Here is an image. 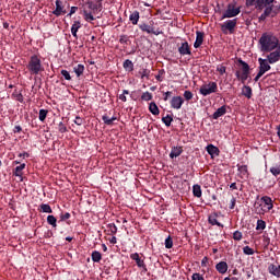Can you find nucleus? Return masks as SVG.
I'll return each instance as SVG.
<instances>
[{
    "instance_id": "obj_1",
    "label": "nucleus",
    "mask_w": 280,
    "mask_h": 280,
    "mask_svg": "<svg viewBox=\"0 0 280 280\" xmlns=\"http://www.w3.org/2000/svg\"><path fill=\"white\" fill-rule=\"evenodd\" d=\"M259 45L261 51L268 54L270 51H275V49L279 47V38H277L272 33H264L259 39Z\"/></svg>"
},
{
    "instance_id": "obj_2",
    "label": "nucleus",
    "mask_w": 280,
    "mask_h": 280,
    "mask_svg": "<svg viewBox=\"0 0 280 280\" xmlns=\"http://www.w3.org/2000/svg\"><path fill=\"white\" fill-rule=\"evenodd\" d=\"M97 12H102V0H89L85 3L84 16L85 21L91 23V21H95L94 14Z\"/></svg>"
},
{
    "instance_id": "obj_3",
    "label": "nucleus",
    "mask_w": 280,
    "mask_h": 280,
    "mask_svg": "<svg viewBox=\"0 0 280 280\" xmlns=\"http://www.w3.org/2000/svg\"><path fill=\"white\" fill-rule=\"evenodd\" d=\"M272 207H275V205H272V198L268 196H264L260 199L257 198V200L254 203V209L256 213H258L259 215L268 213V211H271Z\"/></svg>"
},
{
    "instance_id": "obj_4",
    "label": "nucleus",
    "mask_w": 280,
    "mask_h": 280,
    "mask_svg": "<svg viewBox=\"0 0 280 280\" xmlns=\"http://www.w3.org/2000/svg\"><path fill=\"white\" fill-rule=\"evenodd\" d=\"M26 69H28L31 75H38V73H43V71H45V68H43V62L40 61V57L38 55H33L30 58Z\"/></svg>"
},
{
    "instance_id": "obj_5",
    "label": "nucleus",
    "mask_w": 280,
    "mask_h": 280,
    "mask_svg": "<svg viewBox=\"0 0 280 280\" xmlns=\"http://www.w3.org/2000/svg\"><path fill=\"white\" fill-rule=\"evenodd\" d=\"M238 65L242 66L241 70L235 72L237 80L242 82V84H246V80L250 75V66L246 63V61L238 59Z\"/></svg>"
},
{
    "instance_id": "obj_6",
    "label": "nucleus",
    "mask_w": 280,
    "mask_h": 280,
    "mask_svg": "<svg viewBox=\"0 0 280 280\" xmlns=\"http://www.w3.org/2000/svg\"><path fill=\"white\" fill-rule=\"evenodd\" d=\"M268 16H271V19H275L277 16V11H275V5L269 4L265 7L264 13L258 18L259 23H264Z\"/></svg>"
},
{
    "instance_id": "obj_7",
    "label": "nucleus",
    "mask_w": 280,
    "mask_h": 280,
    "mask_svg": "<svg viewBox=\"0 0 280 280\" xmlns=\"http://www.w3.org/2000/svg\"><path fill=\"white\" fill-rule=\"evenodd\" d=\"M241 10L235 5V3L228 4V9L223 13V19H233V16H237Z\"/></svg>"
},
{
    "instance_id": "obj_8",
    "label": "nucleus",
    "mask_w": 280,
    "mask_h": 280,
    "mask_svg": "<svg viewBox=\"0 0 280 280\" xmlns=\"http://www.w3.org/2000/svg\"><path fill=\"white\" fill-rule=\"evenodd\" d=\"M218 92V83L215 82H210L209 84L202 85L200 88V93L201 95H211V93H217Z\"/></svg>"
},
{
    "instance_id": "obj_9",
    "label": "nucleus",
    "mask_w": 280,
    "mask_h": 280,
    "mask_svg": "<svg viewBox=\"0 0 280 280\" xmlns=\"http://www.w3.org/2000/svg\"><path fill=\"white\" fill-rule=\"evenodd\" d=\"M55 16H62V14H67V9H65V3L62 0H56V10L52 11Z\"/></svg>"
},
{
    "instance_id": "obj_10",
    "label": "nucleus",
    "mask_w": 280,
    "mask_h": 280,
    "mask_svg": "<svg viewBox=\"0 0 280 280\" xmlns=\"http://www.w3.org/2000/svg\"><path fill=\"white\" fill-rule=\"evenodd\" d=\"M178 51L180 56H191V47L189 46V43H182L180 47L178 48Z\"/></svg>"
},
{
    "instance_id": "obj_11",
    "label": "nucleus",
    "mask_w": 280,
    "mask_h": 280,
    "mask_svg": "<svg viewBox=\"0 0 280 280\" xmlns=\"http://www.w3.org/2000/svg\"><path fill=\"white\" fill-rule=\"evenodd\" d=\"M268 62L269 65H275V62H279L280 60V49L270 52L268 56Z\"/></svg>"
},
{
    "instance_id": "obj_12",
    "label": "nucleus",
    "mask_w": 280,
    "mask_h": 280,
    "mask_svg": "<svg viewBox=\"0 0 280 280\" xmlns=\"http://www.w3.org/2000/svg\"><path fill=\"white\" fill-rule=\"evenodd\" d=\"M259 62V71H260V75H264V73H266V71H270V66H269V61L266 59H258Z\"/></svg>"
},
{
    "instance_id": "obj_13",
    "label": "nucleus",
    "mask_w": 280,
    "mask_h": 280,
    "mask_svg": "<svg viewBox=\"0 0 280 280\" xmlns=\"http://www.w3.org/2000/svg\"><path fill=\"white\" fill-rule=\"evenodd\" d=\"M275 3V0H257L256 10L258 12H261L264 8L268 5H272Z\"/></svg>"
},
{
    "instance_id": "obj_14",
    "label": "nucleus",
    "mask_w": 280,
    "mask_h": 280,
    "mask_svg": "<svg viewBox=\"0 0 280 280\" xmlns=\"http://www.w3.org/2000/svg\"><path fill=\"white\" fill-rule=\"evenodd\" d=\"M130 258L136 261L138 268H143L144 270H148V268H145V262L143 261V259H141V257H139L138 253L131 254Z\"/></svg>"
},
{
    "instance_id": "obj_15",
    "label": "nucleus",
    "mask_w": 280,
    "mask_h": 280,
    "mask_svg": "<svg viewBox=\"0 0 280 280\" xmlns=\"http://www.w3.org/2000/svg\"><path fill=\"white\" fill-rule=\"evenodd\" d=\"M196 42L194 44V47L195 49H198L199 47L202 46V43H205V33L203 32H200V31H197L196 32Z\"/></svg>"
},
{
    "instance_id": "obj_16",
    "label": "nucleus",
    "mask_w": 280,
    "mask_h": 280,
    "mask_svg": "<svg viewBox=\"0 0 280 280\" xmlns=\"http://www.w3.org/2000/svg\"><path fill=\"white\" fill-rule=\"evenodd\" d=\"M185 100L182 98V96H174L171 100V106L172 108H176L178 110V108H180V106H183Z\"/></svg>"
},
{
    "instance_id": "obj_17",
    "label": "nucleus",
    "mask_w": 280,
    "mask_h": 280,
    "mask_svg": "<svg viewBox=\"0 0 280 280\" xmlns=\"http://www.w3.org/2000/svg\"><path fill=\"white\" fill-rule=\"evenodd\" d=\"M237 26V19L234 20H229L226 21L222 27H224L225 30H229V32L231 34H233V31L235 30V27Z\"/></svg>"
},
{
    "instance_id": "obj_18",
    "label": "nucleus",
    "mask_w": 280,
    "mask_h": 280,
    "mask_svg": "<svg viewBox=\"0 0 280 280\" xmlns=\"http://www.w3.org/2000/svg\"><path fill=\"white\" fill-rule=\"evenodd\" d=\"M140 30L142 32H147V34H154L155 36H159V34H161V32L154 31V28L148 24H141Z\"/></svg>"
},
{
    "instance_id": "obj_19",
    "label": "nucleus",
    "mask_w": 280,
    "mask_h": 280,
    "mask_svg": "<svg viewBox=\"0 0 280 280\" xmlns=\"http://www.w3.org/2000/svg\"><path fill=\"white\" fill-rule=\"evenodd\" d=\"M105 126H114L115 121H117V117L116 116H108V114H105L103 117H102Z\"/></svg>"
},
{
    "instance_id": "obj_20",
    "label": "nucleus",
    "mask_w": 280,
    "mask_h": 280,
    "mask_svg": "<svg viewBox=\"0 0 280 280\" xmlns=\"http://www.w3.org/2000/svg\"><path fill=\"white\" fill-rule=\"evenodd\" d=\"M215 269L218 270V272H220V275H225L226 270H229V265L226 264V261H220L219 264H217Z\"/></svg>"
},
{
    "instance_id": "obj_21",
    "label": "nucleus",
    "mask_w": 280,
    "mask_h": 280,
    "mask_svg": "<svg viewBox=\"0 0 280 280\" xmlns=\"http://www.w3.org/2000/svg\"><path fill=\"white\" fill-rule=\"evenodd\" d=\"M208 154H210V156H213L215 154V156L220 155V149H218V147L213 145V144H208V147L206 148Z\"/></svg>"
},
{
    "instance_id": "obj_22",
    "label": "nucleus",
    "mask_w": 280,
    "mask_h": 280,
    "mask_svg": "<svg viewBox=\"0 0 280 280\" xmlns=\"http://www.w3.org/2000/svg\"><path fill=\"white\" fill-rule=\"evenodd\" d=\"M223 115H226V106H221L217 109V112L213 113L212 117L213 119H220Z\"/></svg>"
},
{
    "instance_id": "obj_23",
    "label": "nucleus",
    "mask_w": 280,
    "mask_h": 280,
    "mask_svg": "<svg viewBox=\"0 0 280 280\" xmlns=\"http://www.w3.org/2000/svg\"><path fill=\"white\" fill-rule=\"evenodd\" d=\"M82 27L80 21H75L71 27V34L74 38H78V31Z\"/></svg>"
},
{
    "instance_id": "obj_24",
    "label": "nucleus",
    "mask_w": 280,
    "mask_h": 280,
    "mask_svg": "<svg viewBox=\"0 0 280 280\" xmlns=\"http://www.w3.org/2000/svg\"><path fill=\"white\" fill-rule=\"evenodd\" d=\"M183 154V147H174L170 153L172 159H176V156H180Z\"/></svg>"
},
{
    "instance_id": "obj_25",
    "label": "nucleus",
    "mask_w": 280,
    "mask_h": 280,
    "mask_svg": "<svg viewBox=\"0 0 280 280\" xmlns=\"http://www.w3.org/2000/svg\"><path fill=\"white\" fill-rule=\"evenodd\" d=\"M208 222L212 226H215V225L217 226H222V224H220V222H218V214L217 213L210 214L209 218H208Z\"/></svg>"
},
{
    "instance_id": "obj_26",
    "label": "nucleus",
    "mask_w": 280,
    "mask_h": 280,
    "mask_svg": "<svg viewBox=\"0 0 280 280\" xmlns=\"http://www.w3.org/2000/svg\"><path fill=\"white\" fill-rule=\"evenodd\" d=\"M149 110L152 115H160L161 110L159 109V106L156 105L155 102H152L149 104Z\"/></svg>"
},
{
    "instance_id": "obj_27",
    "label": "nucleus",
    "mask_w": 280,
    "mask_h": 280,
    "mask_svg": "<svg viewBox=\"0 0 280 280\" xmlns=\"http://www.w3.org/2000/svg\"><path fill=\"white\" fill-rule=\"evenodd\" d=\"M269 272L273 275L275 277H280V266L277 265H270L269 266Z\"/></svg>"
},
{
    "instance_id": "obj_28",
    "label": "nucleus",
    "mask_w": 280,
    "mask_h": 280,
    "mask_svg": "<svg viewBox=\"0 0 280 280\" xmlns=\"http://www.w3.org/2000/svg\"><path fill=\"white\" fill-rule=\"evenodd\" d=\"M243 95L247 97V100H250V97H253V89L248 85H245L243 88Z\"/></svg>"
},
{
    "instance_id": "obj_29",
    "label": "nucleus",
    "mask_w": 280,
    "mask_h": 280,
    "mask_svg": "<svg viewBox=\"0 0 280 280\" xmlns=\"http://www.w3.org/2000/svg\"><path fill=\"white\" fill-rule=\"evenodd\" d=\"M139 11H135L130 14L129 20L131 21L132 25H137L139 23Z\"/></svg>"
},
{
    "instance_id": "obj_30",
    "label": "nucleus",
    "mask_w": 280,
    "mask_h": 280,
    "mask_svg": "<svg viewBox=\"0 0 280 280\" xmlns=\"http://www.w3.org/2000/svg\"><path fill=\"white\" fill-rule=\"evenodd\" d=\"M92 261H94L95 264H100L102 261V253L94 250L92 253Z\"/></svg>"
},
{
    "instance_id": "obj_31",
    "label": "nucleus",
    "mask_w": 280,
    "mask_h": 280,
    "mask_svg": "<svg viewBox=\"0 0 280 280\" xmlns=\"http://www.w3.org/2000/svg\"><path fill=\"white\" fill-rule=\"evenodd\" d=\"M192 194L196 198H201L202 197V189L200 188V185H194Z\"/></svg>"
},
{
    "instance_id": "obj_32",
    "label": "nucleus",
    "mask_w": 280,
    "mask_h": 280,
    "mask_svg": "<svg viewBox=\"0 0 280 280\" xmlns=\"http://www.w3.org/2000/svg\"><path fill=\"white\" fill-rule=\"evenodd\" d=\"M122 67L126 71H135V63H132L130 59L125 60Z\"/></svg>"
},
{
    "instance_id": "obj_33",
    "label": "nucleus",
    "mask_w": 280,
    "mask_h": 280,
    "mask_svg": "<svg viewBox=\"0 0 280 280\" xmlns=\"http://www.w3.org/2000/svg\"><path fill=\"white\" fill-rule=\"evenodd\" d=\"M25 167V163L21 164L20 166H16L13 176H23V170Z\"/></svg>"
},
{
    "instance_id": "obj_34",
    "label": "nucleus",
    "mask_w": 280,
    "mask_h": 280,
    "mask_svg": "<svg viewBox=\"0 0 280 280\" xmlns=\"http://www.w3.org/2000/svg\"><path fill=\"white\" fill-rule=\"evenodd\" d=\"M238 172L242 175V178L248 176V166L247 165L238 166Z\"/></svg>"
},
{
    "instance_id": "obj_35",
    "label": "nucleus",
    "mask_w": 280,
    "mask_h": 280,
    "mask_svg": "<svg viewBox=\"0 0 280 280\" xmlns=\"http://www.w3.org/2000/svg\"><path fill=\"white\" fill-rule=\"evenodd\" d=\"M40 211H43V213H54V210H51V206L47 203L40 205Z\"/></svg>"
},
{
    "instance_id": "obj_36",
    "label": "nucleus",
    "mask_w": 280,
    "mask_h": 280,
    "mask_svg": "<svg viewBox=\"0 0 280 280\" xmlns=\"http://www.w3.org/2000/svg\"><path fill=\"white\" fill-rule=\"evenodd\" d=\"M47 222L48 224H50V226H52L54 229H56V226H58V224H56V222H58V220L56 219V217L54 215H48L47 217Z\"/></svg>"
},
{
    "instance_id": "obj_37",
    "label": "nucleus",
    "mask_w": 280,
    "mask_h": 280,
    "mask_svg": "<svg viewBox=\"0 0 280 280\" xmlns=\"http://www.w3.org/2000/svg\"><path fill=\"white\" fill-rule=\"evenodd\" d=\"M163 124H165V126H167V128H170L172 126V122L174 121V118L170 115H167L166 117L162 118Z\"/></svg>"
},
{
    "instance_id": "obj_38",
    "label": "nucleus",
    "mask_w": 280,
    "mask_h": 280,
    "mask_svg": "<svg viewBox=\"0 0 280 280\" xmlns=\"http://www.w3.org/2000/svg\"><path fill=\"white\" fill-rule=\"evenodd\" d=\"M74 73L80 78L84 73V66L83 65H78L74 67Z\"/></svg>"
},
{
    "instance_id": "obj_39",
    "label": "nucleus",
    "mask_w": 280,
    "mask_h": 280,
    "mask_svg": "<svg viewBox=\"0 0 280 280\" xmlns=\"http://www.w3.org/2000/svg\"><path fill=\"white\" fill-rule=\"evenodd\" d=\"M12 97H13L14 100H16V102H20L21 104H23V102H24L23 94H22V93H19L18 91H15V92L12 94Z\"/></svg>"
},
{
    "instance_id": "obj_40",
    "label": "nucleus",
    "mask_w": 280,
    "mask_h": 280,
    "mask_svg": "<svg viewBox=\"0 0 280 280\" xmlns=\"http://www.w3.org/2000/svg\"><path fill=\"white\" fill-rule=\"evenodd\" d=\"M142 102H150L152 100V93L150 92H144L141 95Z\"/></svg>"
},
{
    "instance_id": "obj_41",
    "label": "nucleus",
    "mask_w": 280,
    "mask_h": 280,
    "mask_svg": "<svg viewBox=\"0 0 280 280\" xmlns=\"http://www.w3.org/2000/svg\"><path fill=\"white\" fill-rule=\"evenodd\" d=\"M48 113H49V110H47V109H40L39 110V121H45V119H47Z\"/></svg>"
},
{
    "instance_id": "obj_42",
    "label": "nucleus",
    "mask_w": 280,
    "mask_h": 280,
    "mask_svg": "<svg viewBox=\"0 0 280 280\" xmlns=\"http://www.w3.org/2000/svg\"><path fill=\"white\" fill-rule=\"evenodd\" d=\"M257 231H264V229H266V221L264 220H258L257 221Z\"/></svg>"
},
{
    "instance_id": "obj_43",
    "label": "nucleus",
    "mask_w": 280,
    "mask_h": 280,
    "mask_svg": "<svg viewBox=\"0 0 280 280\" xmlns=\"http://www.w3.org/2000/svg\"><path fill=\"white\" fill-rule=\"evenodd\" d=\"M243 252L245 255H255V249H253L250 246H245Z\"/></svg>"
},
{
    "instance_id": "obj_44",
    "label": "nucleus",
    "mask_w": 280,
    "mask_h": 280,
    "mask_svg": "<svg viewBox=\"0 0 280 280\" xmlns=\"http://www.w3.org/2000/svg\"><path fill=\"white\" fill-rule=\"evenodd\" d=\"M174 246V241L172 240V236H168L165 240V248H172Z\"/></svg>"
},
{
    "instance_id": "obj_45",
    "label": "nucleus",
    "mask_w": 280,
    "mask_h": 280,
    "mask_svg": "<svg viewBox=\"0 0 280 280\" xmlns=\"http://www.w3.org/2000/svg\"><path fill=\"white\" fill-rule=\"evenodd\" d=\"M270 172H271V174H273V176H279V174H280V165L271 167Z\"/></svg>"
},
{
    "instance_id": "obj_46",
    "label": "nucleus",
    "mask_w": 280,
    "mask_h": 280,
    "mask_svg": "<svg viewBox=\"0 0 280 280\" xmlns=\"http://www.w3.org/2000/svg\"><path fill=\"white\" fill-rule=\"evenodd\" d=\"M108 229L112 235H115L117 233V225H115L114 223L108 224Z\"/></svg>"
},
{
    "instance_id": "obj_47",
    "label": "nucleus",
    "mask_w": 280,
    "mask_h": 280,
    "mask_svg": "<svg viewBox=\"0 0 280 280\" xmlns=\"http://www.w3.org/2000/svg\"><path fill=\"white\" fill-rule=\"evenodd\" d=\"M129 94H130V92L128 90H124L122 94L119 95V100L121 102H126L127 101L126 95H129Z\"/></svg>"
},
{
    "instance_id": "obj_48",
    "label": "nucleus",
    "mask_w": 280,
    "mask_h": 280,
    "mask_svg": "<svg viewBox=\"0 0 280 280\" xmlns=\"http://www.w3.org/2000/svg\"><path fill=\"white\" fill-rule=\"evenodd\" d=\"M233 240H235L236 242H240V240H242V232L235 231L233 233Z\"/></svg>"
},
{
    "instance_id": "obj_49",
    "label": "nucleus",
    "mask_w": 280,
    "mask_h": 280,
    "mask_svg": "<svg viewBox=\"0 0 280 280\" xmlns=\"http://www.w3.org/2000/svg\"><path fill=\"white\" fill-rule=\"evenodd\" d=\"M184 97H185V100H187V101L192 100L194 93H191V91H185V92H184Z\"/></svg>"
},
{
    "instance_id": "obj_50",
    "label": "nucleus",
    "mask_w": 280,
    "mask_h": 280,
    "mask_svg": "<svg viewBox=\"0 0 280 280\" xmlns=\"http://www.w3.org/2000/svg\"><path fill=\"white\" fill-rule=\"evenodd\" d=\"M58 130H59V132L65 133V132H67V126L63 125V122H59Z\"/></svg>"
},
{
    "instance_id": "obj_51",
    "label": "nucleus",
    "mask_w": 280,
    "mask_h": 280,
    "mask_svg": "<svg viewBox=\"0 0 280 280\" xmlns=\"http://www.w3.org/2000/svg\"><path fill=\"white\" fill-rule=\"evenodd\" d=\"M61 75H63L65 80H71V74L67 70H61Z\"/></svg>"
},
{
    "instance_id": "obj_52",
    "label": "nucleus",
    "mask_w": 280,
    "mask_h": 280,
    "mask_svg": "<svg viewBox=\"0 0 280 280\" xmlns=\"http://www.w3.org/2000/svg\"><path fill=\"white\" fill-rule=\"evenodd\" d=\"M253 5L257 7V0H246L247 8H253Z\"/></svg>"
},
{
    "instance_id": "obj_53",
    "label": "nucleus",
    "mask_w": 280,
    "mask_h": 280,
    "mask_svg": "<svg viewBox=\"0 0 280 280\" xmlns=\"http://www.w3.org/2000/svg\"><path fill=\"white\" fill-rule=\"evenodd\" d=\"M74 124L77 126H82V124H84V118H81L80 116L75 117Z\"/></svg>"
},
{
    "instance_id": "obj_54",
    "label": "nucleus",
    "mask_w": 280,
    "mask_h": 280,
    "mask_svg": "<svg viewBox=\"0 0 280 280\" xmlns=\"http://www.w3.org/2000/svg\"><path fill=\"white\" fill-rule=\"evenodd\" d=\"M69 218H71V213H69V212H66L65 214L60 215V220L62 222H65L66 220H69Z\"/></svg>"
},
{
    "instance_id": "obj_55",
    "label": "nucleus",
    "mask_w": 280,
    "mask_h": 280,
    "mask_svg": "<svg viewBox=\"0 0 280 280\" xmlns=\"http://www.w3.org/2000/svg\"><path fill=\"white\" fill-rule=\"evenodd\" d=\"M192 280H205V277H202V275H200V273H194Z\"/></svg>"
},
{
    "instance_id": "obj_56",
    "label": "nucleus",
    "mask_w": 280,
    "mask_h": 280,
    "mask_svg": "<svg viewBox=\"0 0 280 280\" xmlns=\"http://www.w3.org/2000/svg\"><path fill=\"white\" fill-rule=\"evenodd\" d=\"M217 71H219L220 75H224V73H226V67L221 66L220 68L217 69Z\"/></svg>"
},
{
    "instance_id": "obj_57",
    "label": "nucleus",
    "mask_w": 280,
    "mask_h": 280,
    "mask_svg": "<svg viewBox=\"0 0 280 280\" xmlns=\"http://www.w3.org/2000/svg\"><path fill=\"white\" fill-rule=\"evenodd\" d=\"M75 12H78V7H71L70 13L68 14V16H71L72 14H75Z\"/></svg>"
},
{
    "instance_id": "obj_58",
    "label": "nucleus",
    "mask_w": 280,
    "mask_h": 280,
    "mask_svg": "<svg viewBox=\"0 0 280 280\" xmlns=\"http://www.w3.org/2000/svg\"><path fill=\"white\" fill-rule=\"evenodd\" d=\"M119 43L124 44V43H128V37L126 35H121Z\"/></svg>"
},
{
    "instance_id": "obj_59",
    "label": "nucleus",
    "mask_w": 280,
    "mask_h": 280,
    "mask_svg": "<svg viewBox=\"0 0 280 280\" xmlns=\"http://www.w3.org/2000/svg\"><path fill=\"white\" fill-rule=\"evenodd\" d=\"M23 128H21V126H15L13 129V132H22Z\"/></svg>"
},
{
    "instance_id": "obj_60",
    "label": "nucleus",
    "mask_w": 280,
    "mask_h": 280,
    "mask_svg": "<svg viewBox=\"0 0 280 280\" xmlns=\"http://www.w3.org/2000/svg\"><path fill=\"white\" fill-rule=\"evenodd\" d=\"M171 95H172V92L164 93V102H167Z\"/></svg>"
},
{
    "instance_id": "obj_61",
    "label": "nucleus",
    "mask_w": 280,
    "mask_h": 280,
    "mask_svg": "<svg viewBox=\"0 0 280 280\" xmlns=\"http://www.w3.org/2000/svg\"><path fill=\"white\" fill-rule=\"evenodd\" d=\"M230 189H232V190L237 189V184H236V183H232V184L230 185Z\"/></svg>"
},
{
    "instance_id": "obj_62",
    "label": "nucleus",
    "mask_w": 280,
    "mask_h": 280,
    "mask_svg": "<svg viewBox=\"0 0 280 280\" xmlns=\"http://www.w3.org/2000/svg\"><path fill=\"white\" fill-rule=\"evenodd\" d=\"M207 261H209V258L208 257H205L201 261V265L202 266H207Z\"/></svg>"
},
{
    "instance_id": "obj_63",
    "label": "nucleus",
    "mask_w": 280,
    "mask_h": 280,
    "mask_svg": "<svg viewBox=\"0 0 280 280\" xmlns=\"http://www.w3.org/2000/svg\"><path fill=\"white\" fill-rule=\"evenodd\" d=\"M110 244H117V237L113 236L112 240H109Z\"/></svg>"
},
{
    "instance_id": "obj_64",
    "label": "nucleus",
    "mask_w": 280,
    "mask_h": 280,
    "mask_svg": "<svg viewBox=\"0 0 280 280\" xmlns=\"http://www.w3.org/2000/svg\"><path fill=\"white\" fill-rule=\"evenodd\" d=\"M235 202H236V200H235V198H233L232 199V206L230 207V209H235Z\"/></svg>"
}]
</instances>
